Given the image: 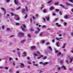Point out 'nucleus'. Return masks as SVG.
Here are the masks:
<instances>
[{
  "label": "nucleus",
  "mask_w": 73,
  "mask_h": 73,
  "mask_svg": "<svg viewBox=\"0 0 73 73\" xmlns=\"http://www.w3.org/2000/svg\"><path fill=\"white\" fill-rule=\"evenodd\" d=\"M33 55H34V56L35 57H36V56H38V55L37 54H36L35 53L33 54Z\"/></svg>",
  "instance_id": "4be33fe9"
},
{
  "label": "nucleus",
  "mask_w": 73,
  "mask_h": 73,
  "mask_svg": "<svg viewBox=\"0 0 73 73\" xmlns=\"http://www.w3.org/2000/svg\"><path fill=\"white\" fill-rule=\"evenodd\" d=\"M23 26V27H24V28H26V26H25V25L24 24H23L22 25Z\"/></svg>",
  "instance_id": "a19ab883"
},
{
  "label": "nucleus",
  "mask_w": 73,
  "mask_h": 73,
  "mask_svg": "<svg viewBox=\"0 0 73 73\" xmlns=\"http://www.w3.org/2000/svg\"><path fill=\"white\" fill-rule=\"evenodd\" d=\"M38 56H40V57L37 58V59H40L42 57H43V56L42 55H40Z\"/></svg>",
  "instance_id": "39448f33"
},
{
  "label": "nucleus",
  "mask_w": 73,
  "mask_h": 73,
  "mask_svg": "<svg viewBox=\"0 0 73 73\" xmlns=\"http://www.w3.org/2000/svg\"><path fill=\"white\" fill-rule=\"evenodd\" d=\"M55 11L56 12H58V11H59V9H55Z\"/></svg>",
  "instance_id": "58836bf2"
},
{
  "label": "nucleus",
  "mask_w": 73,
  "mask_h": 73,
  "mask_svg": "<svg viewBox=\"0 0 73 73\" xmlns=\"http://www.w3.org/2000/svg\"><path fill=\"white\" fill-rule=\"evenodd\" d=\"M68 60H65V62H66V63H67V64H68Z\"/></svg>",
  "instance_id": "a18cd8bd"
},
{
  "label": "nucleus",
  "mask_w": 73,
  "mask_h": 73,
  "mask_svg": "<svg viewBox=\"0 0 73 73\" xmlns=\"http://www.w3.org/2000/svg\"><path fill=\"white\" fill-rule=\"evenodd\" d=\"M47 58V56H44V57L43 58V60H45V59H46Z\"/></svg>",
  "instance_id": "f704fd0d"
},
{
  "label": "nucleus",
  "mask_w": 73,
  "mask_h": 73,
  "mask_svg": "<svg viewBox=\"0 0 73 73\" xmlns=\"http://www.w3.org/2000/svg\"><path fill=\"white\" fill-rule=\"evenodd\" d=\"M59 6H61V7H62V8H64V6L63 5H62V4H60L59 5Z\"/></svg>",
  "instance_id": "bb28decb"
},
{
  "label": "nucleus",
  "mask_w": 73,
  "mask_h": 73,
  "mask_svg": "<svg viewBox=\"0 0 73 73\" xmlns=\"http://www.w3.org/2000/svg\"><path fill=\"white\" fill-rule=\"evenodd\" d=\"M36 46H32L31 47V49H35V48Z\"/></svg>",
  "instance_id": "6ab92c4d"
},
{
  "label": "nucleus",
  "mask_w": 73,
  "mask_h": 73,
  "mask_svg": "<svg viewBox=\"0 0 73 73\" xmlns=\"http://www.w3.org/2000/svg\"><path fill=\"white\" fill-rule=\"evenodd\" d=\"M46 12V10L44 9L43 10V12L45 13Z\"/></svg>",
  "instance_id": "49530a36"
},
{
  "label": "nucleus",
  "mask_w": 73,
  "mask_h": 73,
  "mask_svg": "<svg viewBox=\"0 0 73 73\" xmlns=\"http://www.w3.org/2000/svg\"><path fill=\"white\" fill-rule=\"evenodd\" d=\"M46 19L47 20H48V21H49V19H50L49 17L48 16V17H46Z\"/></svg>",
  "instance_id": "412c9836"
},
{
  "label": "nucleus",
  "mask_w": 73,
  "mask_h": 73,
  "mask_svg": "<svg viewBox=\"0 0 73 73\" xmlns=\"http://www.w3.org/2000/svg\"><path fill=\"white\" fill-rule=\"evenodd\" d=\"M52 1H48V2L47 3L48 4H50V3H51V2Z\"/></svg>",
  "instance_id": "473e14b6"
},
{
  "label": "nucleus",
  "mask_w": 73,
  "mask_h": 73,
  "mask_svg": "<svg viewBox=\"0 0 73 73\" xmlns=\"http://www.w3.org/2000/svg\"><path fill=\"white\" fill-rule=\"evenodd\" d=\"M45 42V40H42V44H44V43Z\"/></svg>",
  "instance_id": "5fc2aeb1"
},
{
  "label": "nucleus",
  "mask_w": 73,
  "mask_h": 73,
  "mask_svg": "<svg viewBox=\"0 0 73 73\" xmlns=\"http://www.w3.org/2000/svg\"><path fill=\"white\" fill-rule=\"evenodd\" d=\"M13 66H15V62H13Z\"/></svg>",
  "instance_id": "6e6d98bb"
},
{
  "label": "nucleus",
  "mask_w": 73,
  "mask_h": 73,
  "mask_svg": "<svg viewBox=\"0 0 73 73\" xmlns=\"http://www.w3.org/2000/svg\"><path fill=\"white\" fill-rule=\"evenodd\" d=\"M10 31V29L8 28L6 29V31Z\"/></svg>",
  "instance_id": "ea45409f"
},
{
  "label": "nucleus",
  "mask_w": 73,
  "mask_h": 73,
  "mask_svg": "<svg viewBox=\"0 0 73 73\" xmlns=\"http://www.w3.org/2000/svg\"><path fill=\"white\" fill-rule=\"evenodd\" d=\"M68 16H67V15L65 16L64 17V19H68Z\"/></svg>",
  "instance_id": "c756f323"
},
{
  "label": "nucleus",
  "mask_w": 73,
  "mask_h": 73,
  "mask_svg": "<svg viewBox=\"0 0 73 73\" xmlns=\"http://www.w3.org/2000/svg\"><path fill=\"white\" fill-rule=\"evenodd\" d=\"M59 13L60 15H62V13H61V11H59Z\"/></svg>",
  "instance_id": "052dcab7"
},
{
  "label": "nucleus",
  "mask_w": 73,
  "mask_h": 73,
  "mask_svg": "<svg viewBox=\"0 0 73 73\" xmlns=\"http://www.w3.org/2000/svg\"><path fill=\"white\" fill-rule=\"evenodd\" d=\"M62 62H63V60H60V62L61 63V64H62Z\"/></svg>",
  "instance_id": "864d4df0"
},
{
  "label": "nucleus",
  "mask_w": 73,
  "mask_h": 73,
  "mask_svg": "<svg viewBox=\"0 0 73 73\" xmlns=\"http://www.w3.org/2000/svg\"><path fill=\"white\" fill-rule=\"evenodd\" d=\"M17 53L19 57H20V52L19 51H18Z\"/></svg>",
  "instance_id": "5701e85b"
},
{
  "label": "nucleus",
  "mask_w": 73,
  "mask_h": 73,
  "mask_svg": "<svg viewBox=\"0 0 73 73\" xmlns=\"http://www.w3.org/2000/svg\"><path fill=\"white\" fill-rule=\"evenodd\" d=\"M36 28H37V31H36L35 32V33H36V34H37V33H39V32H40V29L38 27H36Z\"/></svg>",
  "instance_id": "f03ea898"
},
{
  "label": "nucleus",
  "mask_w": 73,
  "mask_h": 73,
  "mask_svg": "<svg viewBox=\"0 0 73 73\" xmlns=\"http://www.w3.org/2000/svg\"><path fill=\"white\" fill-rule=\"evenodd\" d=\"M61 69V68L60 67H58L57 68V69H58V70H60Z\"/></svg>",
  "instance_id": "4d7b16f0"
},
{
  "label": "nucleus",
  "mask_w": 73,
  "mask_h": 73,
  "mask_svg": "<svg viewBox=\"0 0 73 73\" xmlns=\"http://www.w3.org/2000/svg\"><path fill=\"white\" fill-rule=\"evenodd\" d=\"M11 11H12V12H13V11H14V9H11Z\"/></svg>",
  "instance_id": "338daca9"
},
{
  "label": "nucleus",
  "mask_w": 73,
  "mask_h": 73,
  "mask_svg": "<svg viewBox=\"0 0 73 73\" xmlns=\"http://www.w3.org/2000/svg\"><path fill=\"white\" fill-rule=\"evenodd\" d=\"M11 15L12 16H17V15H15L13 13H11Z\"/></svg>",
  "instance_id": "2eb2a0df"
},
{
  "label": "nucleus",
  "mask_w": 73,
  "mask_h": 73,
  "mask_svg": "<svg viewBox=\"0 0 73 73\" xmlns=\"http://www.w3.org/2000/svg\"><path fill=\"white\" fill-rule=\"evenodd\" d=\"M13 60V59L12 58H9V61H12Z\"/></svg>",
  "instance_id": "c85d7f7f"
},
{
  "label": "nucleus",
  "mask_w": 73,
  "mask_h": 73,
  "mask_svg": "<svg viewBox=\"0 0 73 73\" xmlns=\"http://www.w3.org/2000/svg\"><path fill=\"white\" fill-rule=\"evenodd\" d=\"M55 24L56 25H57V27H60V26H61V25H58V23H55Z\"/></svg>",
  "instance_id": "ddd939ff"
},
{
  "label": "nucleus",
  "mask_w": 73,
  "mask_h": 73,
  "mask_svg": "<svg viewBox=\"0 0 73 73\" xmlns=\"http://www.w3.org/2000/svg\"><path fill=\"white\" fill-rule=\"evenodd\" d=\"M44 52L46 54H47L48 53V50H46Z\"/></svg>",
  "instance_id": "b1692460"
},
{
  "label": "nucleus",
  "mask_w": 73,
  "mask_h": 73,
  "mask_svg": "<svg viewBox=\"0 0 73 73\" xmlns=\"http://www.w3.org/2000/svg\"><path fill=\"white\" fill-rule=\"evenodd\" d=\"M6 1L7 3H9L10 1V0H6Z\"/></svg>",
  "instance_id": "0e129e2a"
},
{
  "label": "nucleus",
  "mask_w": 73,
  "mask_h": 73,
  "mask_svg": "<svg viewBox=\"0 0 73 73\" xmlns=\"http://www.w3.org/2000/svg\"><path fill=\"white\" fill-rule=\"evenodd\" d=\"M69 59L70 60V61L69 62L70 63H71V62H72V61H73V57H70L69 58Z\"/></svg>",
  "instance_id": "7ed1b4c3"
},
{
  "label": "nucleus",
  "mask_w": 73,
  "mask_h": 73,
  "mask_svg": "<svg viewBox=\"0 0 73 73\" xmlns=\"http://www.w3.org/2000/svg\"><path fill=\"white\" fill-rule=\"evenodd\" d=\"M52 15L53 16H56V15L55 14V13H53Z\"/></svg>",
  "instance_id": "774afa93"
},
{
  "label": "nucleus",
  "mask_w": 73,
  "mask_h": 73,
  "mask_svg": "<svg viewBox=\"0 0 73 73\" xmlns=\"http://www.w3.org/2000/svg\"><path fill=\"white\" fill-rule=\"evenodd\" d=\"M25 19H27V15L26 14L25 17Z\"/></svg>",
  "instance_id": "bf43d9fd"
},
{
  "label": "nucleus",
  "mask_w": 73,
  "mask_h": 73,
  "mask_svg": "<svg viewBox=\"0 0 73 73\" xmlns=\"http://www.w3.org/2000/svg\"><path fill=\"white\" fill-rule=\"evenodd\" d=\"M48 49H49L50 50H52V48H51V47L50 46H49L48 47Z\"/></svg>",
  "instance_id": "7c9ffc66"
},
{
  "label": "nucleus",
  "mask_w": 73,
  "mask_h": 73,
  "mask_svg": "<svg viewBox=\"0 0 73 73\" xmlns=\"http://www.w3.org/2000/svg\"><path fill=\"white\" fill-rule=\"evenodd\" d=\"M69 1L72 3H73V0H69Z\"/></svg>",
  "instance_id": "603ef678"
},
{
  "label": "nucleus",
  "mask_w": 73,
  "mask_h": 73,
  "mask_svg": "<svg viewBox=\"0 0 73 73\" xmlns=\"http://www.w3.org/2000/svg\"><path fill=\"white\" fill-rule=\"evenodd\" d=\"M9 71H10V72H13V70H12L11 69V68L10 69H9Z\"/></svg>",
  "instance_id": "2f4dec72"
},
{
  "label": "nucleus",
  "mask_w": 73,
  "mask_h": 73,
  "mask_svg": "<svg viewBox=\"0 0 73 73\" xmlns=\"http://www.w3.org/2000/svg\"><path fill=\"white\" fill-rule=\"evenodd\" d=\"M64 25L65 26L66 25H67V23L66 22H65L64 23Z\"/></svg>",
  "instance_id": "de8ad7c7"
},
{
  "label": "nucleus",
  "mask_w": 73,
  "mask_h": 73,
  "mask_svg": "<svg viewBox=\"0 0 73 73\" xmlns=\"http://www.w3.org/2000/svg\"><path fill=\"white\" fill-rule=\"evenodd\" d=\"M25 10H26V11H28V9H27V6H26L25 7Z\"/></svg>",
  "instance_id": "4c0bfd02"
},
{
  "label": "nucleus",
  "mask_w": 73,
  "mask_h": 73,
  "mask_svg": "<svg viewBox=\"0 0 73 73\" xmlns=\"http://www.w3.org/2000/svg\"><path fill=\"white\" fill-rule=\"evenodd\" d=\"M9 68V67H6L4 68V69H8Z\"/></svg>",
  "instance_id": "c9c22d12"
},
{
  "label": "nucleus",
  "mask_w": 73,
  "mask_h": 73,
  "mask_svg": "<svg viewBox=\"0 0 73 73\" xmlns=\"http://www.w3.org/2000/svg\"><path fill=\"white\" fill-rule=\"evenodd\" d=\"M62 34H60L58 35V36L59 37H61L62 36Z\"/></svg>",
  "instance_id": "09e8293b"
},
{
  "label": "nucleus",
  "mask_w": 73,
  "mask_h": 73,
  "mask_svg": "<svg viewBox=\"0 0 73 73\" xmlns=\"http://www.w3.org/2000/svg\"><path fill=\"white\" fill-rule=\"evenodd\" d=\"M7 58H5V62L6 63H7Z\"/></svg>",
  "instance_id": "e2e57ef3"
},
{
  "label": "nucleus",
  "mask_w": 73,
  "mask_h": 73,
  "mask_svg": "<svg viewBox=\"0 0 73 73\" xmlns=\"http://www.w3.org/2000/svg\"><path fill=\"white\" fill-rule=\"evenodd\" d=\"M19 20H20V18L18 17L17 18V19L16 20H17V21H19Z\"/></svg>",
  "instance_id": "13d9d810"
},
{
  "label": "nucleus",
  "mask_w": 73,
  "mask_h": 73,
  "mask_svg": "<svg viewBox=\"0 0 73 73\" xmlns=\"http://www.w3.org/2000/svg\"><path fill=\"white\" fill-rule=\"evenodd\" d=\"M15 25H20V23H15Z\"/></svg>",
  "instance_id": "cd10ccee"
},
{
  "label": "nucleus",
  "mask_w": 73,
  "mask_h": 73,
  "mask_svg": "<svg viewBox=\"0 0 73 73\" xmlns=\"http://www.w3.org/2000/svg\"><path fill=\"white\" fill-rule=\"evenodd\" d=\"M33 65L34 66H38V65L37 64H33Z\"/></svg>",
  "instance_id": "aec40b11"
},
{
  "label": "nucleus",
  "mask_w": 73,
  "mask_h": 73,
  "mask_svg": "<svg viewBox=\"0 0 73 73\" xmlns=\"http://www.w3.org/2000/svg\"><path fill=\"white\" fill-rule=\"evenodd\" d=\"M30 31H34V29L32 28H31L30 29Z\"/></svg>",
  "instance_id": "3c124183"
},
{
  "label": "nucleus",
  "mask_w": 73,
  "mask_h": 73,
  "mask_svg": "<svg viewBox=\"0 0 73 73\" xmlns=\"http://www.w3.org/2000/svg\"><path fill=\"white\" fill-rule=\"evenodd\" d=\"M21 7L20 6H19V7H18L17 8V9H16V10H19V9H20L21 8Z\"/></svg>",
  "instance_id": "79ce46f5"
},
{
  "label": "nucleus",
  "mask_w": 73,
  "mask_h": 73,
  "mask_svg": "<svg viewBox=\"0 0 73 73\" xmlns=\"http://www.w3.org/2000/svg\"><path fill=\"white\" fill-rule=\"evenodd\" d=\"M55 41V39H53L52 41V42H54V41Z\"/></svg>",
  "instance_id": "69168bd1"
},
{
  "label": "nucleus",
  "mask_w": 73,
  "mask_h": 73,
  "mask_svg": "<svg viewBox=\"0 0 73 73\" xmlns=\"http://www.w3.org/2000/svg\"><path fill=\"white\" fill-rule=\"evenodd\" d=\"M66 5H68V6H71V7H72V5H71V4L68 3H66Z\"/></svg>",
  "instance_id": "9b49d317"
},
{
  "label": "nucleus",
  "mask_w": 73,
  "mask_h": 73,
  "mask_svg": "<svg viewBox=\"0 0 73 73\" xmlns=\"http://www.w3.org/2000/svg\"><path fill=\"white\" fill-rule=\"evenodd\" d=\"M42 33H40L39 34V36H42Z\"/></svg>",
  "instance_id": "8fccbe9b"
},
{
  "label": "nucleus",
  "mask_w": 73,
  "mask_h": 73,
  "mask_svg": "<svg viewBox=\"0 0 73 73\" xmlns=\"http://www.w3.org/2000/svg\"><path fill=\"white\" fill-rule=\"evenodd\" d=\"M23 54L24 55L23 56V57H25V56H27V53L26 52H23Z\"/></svg>",
  "instance_id": "6e6552de"
},
{
  "label": "nucleus",
  "mask_w": 73,
  "mask_h": 73,
  "mask_svg": "<svg viewBox=\"0 0 73 73\" xmlns=\"http://www.w3.org/2000/svg\"><path fill=\"white\" fill-rule=\"evenodd\" d=\"M1 10H2V11H4V12L5 11H6V10H5V9H4V8L2 7V8H1Z\"/></svg>",
  "instance_id": "393cba45"
},
{
  "label": "nucleus",
  "mask_w": 73,
  "mask_h": 73,
  "mask_svg": "<svg viewBox=\"0 0 73 73\" xmlns=\"http://www.w3.org/2000/svg\"><path fill=\"white\" fill-rule=\"evenodd\" d=\"M25 42V40H22L21 41V42L22 44H23V43H24V42Z\"/></svg>",
  "instance_id": "a211bd4d"
},
{
  "label": "nucleus",
  "mask_w": 73,
  "mask_h": 73,
  "mask_svg": "<svg viewBox=\"0 0 73 73\" xmlns=\"http://www.w3.org/2000/svg\"><path fill=\"white\" fill-rule=\"evenodd\" d=\"M14 2L15 4H16V5H17V4H18L19 1L17 0H14Z\"/></svg>",
  "instance_id": "20e7f679"
},
{
  "label": "nucleus",
  "mask_w": 73,
  "mask_h": 73,
  "mask_svg": "<svg viewBox=\"0 0 73 73\" xmlns=\"http://www.w3.org/2000/svg\"><path fill=\"white\" fill-rule=\"evenodd\" d=\"M65 45H66V43H64L63 44V46L62 47V48H65Z\"/></svg>",
  "instance_id": "f8f14e48"
},
{
  "label": "nucleus",
  "mask_w": 73,
  "mask_h": 73,
  "mask_svg": "<svg viewBox=\"0 0 73 73\" xmlns=\"http://www.w3.org/2000/svg\"><path fill=\"white\" fill-rule=\"evenodd\" d=\"M25 9H23L22 10V12L24 14V13L25 12Z\"/></svg>",
  "instance_id": "f3484780"
},
{
  "label": "nucleus",
  "mask_w": 73,
  "mask_h": 73,
  "mask_svg": "<svg viewBox=\"0 0 73 73\" xmlns=\"http://www.w3.org/2000/svg\"><path fill=\"white\" fill-rule=\"evenodd\" d=\"M64 68V70H66V68H65V66L64 65L62 66H61V68Z\"/></svg>",
  "instance_id": "9d476101"
},
{
  "label": "nucleus",
  "mask_w": 73,
  "mask_h": 73,
  "mask_svg": "<svg viewBox=\"0 0 73 73\" xmlns=\"http://www.w3.org/2000/svg\"><path fill=\"white\" fill-rule=\"evenodd\" d=\"M42 28H45V27H46V26L45 25L42 26Z\"/></svg>",
  "instance_id": "680f3d73"
},
{
  "label": "nucleus",
  "mask_w": 73,
  "mask_h": 73,
  "mask_svg": "<svg viewBox=\"0 0 73 73\" xmlns=\"http://www.w3.org/2000/svg\"><path fill=\"white\" fill-rule=\"evenodd\" d=\"M58 44H59V42H58L56 43V46L58 47H59V46H60V45H58Z\"/></svg>",
  "instance_id": "1a4fd4ad"
},
{
  "label": "nucleus",
  "mask_w": 73,
  "mask_h": 73,
  "mask_svg": "<svg viewBox=\"0 0 73 73\" xmlns=\"http://www.w3.org/2000/svg\"><path fill=\"white\" fill-rule=\"evenodd\" d=\"M48 62H45L43 64V65H46V64H48Z\"/></svg>",
  "instance_id": "a878e982"
},
{
  "label": "nucleus",
  "mask_w": 73,
  "mask_h": 73,
  "mask_svg": "<svg viewBox=\"0 0 73 73\" xmlns=\"http://www.w3.org/2000/svg\"><path fill=\"white\" fill-rule=\"evenodd\" d=\"M20 65L21 66V68H23L24 66V64L23 63H20Z\"/></svg>",
  "instance_id": "0eeeda50"
},
{
  "label": "nucleus",
  "mask_w": 73,
  "mask_h": 73,
  "mask_svg": "<svg viewBox=\"0 0 73 73\" xmlns=\"http://www.w3.org/2000/svg\"><path fill=\"white\" fill-rule=\"evenodd\" d=\"M1 28L3 29H4V25H3L2 26Z\"/></svg>",
  "instance_id": "e433bc0d"
},
{
  "label": "nucleus",
  "mask_w": 73,
  "mask_h": 73,
  "mask_svg": "<svg viewBox=\"0 0 73 73\" xmlns=\"http://www.w3.org/2000/svg\"><path fill=\"white\" fill-rule=\"evenodd\" d=\"M30 38H31V35H29V34H28L27 35Z\"/></svg>",
  "instance_id": "37998d69"
},
{
  "label": "nucleus",
  "mask_w": 73,
  "mask_h": 73,
  "mask_svg": "<svg viewBox=\"0 0 73 73\" xmlns=\"http://www.w3.org/2000/svg\"><path fill=\"white\" fill-rule=\"evenodd\" d=\"M21 28H22V29L23 30V31H26V30H25V28H24L23 27V26H21Z\"/></svg>",
  "instance_id": "4468645a"
},
{
  "label": "nucleus",
  "mask_w": 73,
  "mask_h": 73,
  "mask_svg": "<svg viewBox=\"0 0 73 73\" xmlns=\"http://www.w3.org/2000/svg\"><path fill=\"white\" fill-rule=\"evenodd\" d=\"M39 64H42L43 65V63H42V62H39Z\"/></svg>",
  "instance_id": "c03bdc74"
},
{
  "label": "nucleus",
  "mask_w": 73,
  "mask_h": 73,
  "mask_svg": "<svg viewBox=\"0 0 73 73\" xmlns=\"http://www.w3.org/2000/svg\"><path fill=\"white\" fill-rule=\"evenodd\" d=\"M62 38L61 37H60L59 38H56V40H58L59 41H60V40L61 39H62Z\"/></svg>",
  "instance_id": "423d86ee"
},
{
  "label": "nucleus",
  "mask_w": 73,
  "mask_h": 73,
  "mask_svg": "<svg viewBox=\"0 0 73 73\" xmlns=\"http://www.w3.org/2000/svg\"><path fill=\"white\" fill-rule=\"evenodd\" d=\"M54 9V7H51L49 9L51 11L52 10V9Z\"/></svg>",
  "instance_id": "dca6fc26"
},
{
  "label": "nucleus",
  "mask_w": 73,
  "mask_h": 73,
  "mask_svg": "<svg viewBox=\"0 0 73 73\" xmlns=\"http://www.w3.org/2000/svg\"><path fill=\"white\" fill-rule=\"evenodd\" d=\"M18 34L20 37H23L24 36V34L23 33L19 32Z\"/></svg>",
  "instance_id": "f257e3e1"
},
{
  "label": "nucleus",
  "mask_w": 73,
  "mask_h": 73,
  "mask_svg": "<svg viewBox=\"0 0 73 73\" xmlns=\"http://www.w3.org/2000/svg\"><path fill=\"white\" fill-rule=\"evenodd\" d=\"M58 55H61V53L60 52H58Z\"/></svg>",
  "instance_id": "72a5a7b5"
}]
</instances>
